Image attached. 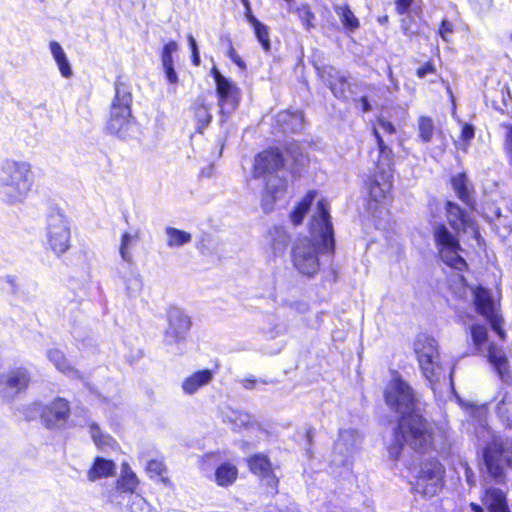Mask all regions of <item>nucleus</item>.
I'll return each mask as SVG.
<instances>
[{"mask_svg":"<svg viewBox=\"0 0 512 512\" xmlns=\"http://www.w3.org/2000/svg\"><path fill=\"white\" fill-rule=\"evenodd\" d=\"M228 57L239 67H244L243 61L241 60L240 56L231 45L228 50Z\"/></svg>","mask_w":512,"mask_h":512,"instance_id":"obj_59","label":"nucleus"},{"mask_svg":"<svg viewBox=\"0 0 512 512\" xmlns=\"http://www.w3.org/2000/svg\"><path fill=\"white\" fill-rule=\"evenodd\" d=\"M434 238L438 253L442 261L458 270L462 271L467 264L461 255L463 249L459 245L458 239L444 225H438L434 229Z\"/></svg>","mask_w":512,"mask_h":512,"instance_id":"obj_11","label":"nucleus"},{"mask_svg":"<svg viewBox=\"0 0 512 512\" xmlns=\"http://www.w3.org/2000/svg\"><path fill=\"white\" fill-rule=\"evenodd\" d=\"M414 350L420 369L432 388L441 379H446L445 371L440 363L437 342L434 338L425 334L419 335L415 341Z\"/></svg>","mask_w":512,"mask_h":512,"instance_id":"obj_8","label":"nucleus"},{"mask_svg":"<svg viewBox=\"0 0 512 512\" xmlns=\"http://www.w3.org/2000/svg\"><path fill=\"white\" fill-rule=\"evenodd\" d=\"M388 78H389V80L391 82L393 90L394 91H398L399 90V84H398V81L394 78L392 69L390 67L388 68Z\"/></svg>","mask_w":512,"mask_h":512,"instance_id":"obj_63","label":"nucleus"},{"mask_svg":"<svg viewBox=\"0 0 512 512\" xmlns=\"http://www.w3.org/2000/svg\"><path fill=\"white\" fill-rule=\"evenodd\" d=\"M238 476V469L231 463L221 464L215 471L214 479L217 485L228 487L232 485Z\"/></svg>","mask_w":512,"mask_h":512,"instance_id":"obj_33","label":"nucleus"},{"mask_svg":"<svg viewBox=\"0 0 512 512\" xmlns=\"http://www.w3.org/2000/svg\"><path fill=\"white\" fill-rule=\"evenodd\" d=\"M253 29L258 41L261 43L264 50L268 51L270 49V42L267 26L260 22L259 24L255 25Z\"/></svg>","mask_w":512,"mask_h":512,"instance_id":"obj_46","label":"nucleus"},{"mask_svg":"<svg viewBox=\"0 0 512 512\" xmlns=\"http://www.w3.org/2000/svg\"><path fill=\"white\" fill-rule=\"evenodd\" d=\"M30 382V372L25 367H15L0 374V395L7 400L13 399L25 390Z\"/></svg>","mask_w":512,"mask_h":512,"instance_id":"obj_16","label":"nucleus"},{"mask_svg":"<svg viewBox=\"0 0 512 512\" xmlns=\"http://www.w3.org/2000/svg\"><path fill=\"white\" fill-rule=\"evenodd\" d=\"M482 502L489 512H510L507 506L506 496L500 489H487L482 498Z\"/></svg>","mask_w":512,"mask_h":512,"instance_id":"obj_27","label":"nucleus"},{"mask_svg":"<svg viewBox=\"0 0 512 512\" xmlns=\"http://www.w3.org/2000/svg\"><path fill=\"white\" fill-rule=\"evenodd\" d=\"M131 512H150V506L140 495H132L130 500Z\"/></svg>","mask_w":512,"mask_h":512,"instance_id":"obj_47","label":"nucleus"},{"mask_svg":"<svg viewBox=\"0 0 512 512\" xmlns=\"http://www.w3.org/2000/svg\"><path fill=\"white\" fill-rule=\"evenodd\" d=\"M412 18L410 16H407L406 18L402 19V30L405 35L411 36L418 33V29L415 25L412 23Z\"/></svg>","mask_w":512,"mask_h":512,"instance_id":"obj_50","label":"nucleus"},{"mask_svg":"<svg viewBox=\"0 0 512 512\" xmlns=\"http://www.w3.org/2000/svg\"><path fill=\"white\" fill-rule=\"evenodd\" d=\"M169 325L165 331V341L168 344H177L185 338L190 329V318L179 308H171L168 311Z\"/></svg>","mask_w":512,"mask_h":512,"instance_id":"obj_17","label":"nucleus"},{"mask_svg":"<svg viewBox=\"0 0 512 512\" xmlns=\"http://www.w3.org/2000/svg\"><path fill=\"white\" fill-rule=\"evenodd\" d=\"M385 401L402 416L415 410L416 399L413 390L398 374L393 375L386 387Z\"/></svg>","mask_w":512,"mask_h":512,"instance_id":"obj_13","label":"nucleus"},{"mask_svg":"<svg viewBox=\"0 0 512 512\" xmlns=\"http://www.w3.org/2000/svg\"><path fill=\"white\" fill-rule=\"evenodd\" d=\"M289 242V235L281 226H274L268 231L267 245L274 257L282 256Z\"/></svg>","mask_w":512,"mask_h":512,"instance_id":"obj_25","label":"nucleus"},{"mask_svg":"<svg viewBox=\"0 0 512 512\" xmlns=\"http://www.w3.org/2000/svg\"><path fill=\"white\" fill-rule=\"evenodd\" d=\"M398 434L413 450L427 452L434 446L433 426L428 423L416 410L403 415L398 425Z\"/></svg>","mask_w":512,"mask_h":512,"instance_id":"obj_7","label":"nucleus"},{"mask_svg":"<svg viewBox=\"0 0 512 512\" xmlns=\"http://www.w3.org/2000/svg\"><path fill=\"white\" fill-rule=\"evenodd\" d=\"M132 94L123 82H116L115 97L111 105L110 117L106 125L108 133L120 139L136 137L138 128L131 113Z\"/></svg>","mask_w":512,"mask_h":512,"instance_id":"obj_6","label":"nucleus"},{"mask_svg":"<svg viewBox=\"0 0 512 512\" xmlns=\"http://www.w3.org/2000/svg\"><path fill=\"white\" fill-rule=\"evenodd\" d=\"M70 228L66 217L59 212L51 213L47 218L46 241L52 252L60 256L70 247Z\"/></svg>","mask_w":512,"mask_h":512,"instance_id":"obj_14","label":"nucleus"},{"mask_svg":"<svg viewBox=\"0 0 512 512\" xmlns=\"http://www.w3.org/2000/svg\"><path fill=\"white\" fill-rule=\"evenodd\" d=\"M139 484L136 474L132 471L128 463H122L121 475L117 480V487L124 492L133 493Z\"/></svg>","mask_w":512,"mask_h":512,"instance_id":"obj_34","label":"nucleus"},{"mask_svg":"<svg viewBox=\"0 0 512 512\" xmlns=\"http://www.w3.org/2000/svg\"><path fill=\"white\" fill-rule=\"evenodd\" d=\"M116 464L112 460L96 457L87 472V478L91 482L109 478L115 475Z\"/></svg>","mask_w":512,"mask_h":512,"instance_id":"obj_26","label":"nucleus"},{"mask_svg":"<svg viewBox=\"0 0 512 512\" xmlns=\"http://www.w3.org/2000/svg\"><path fill=\"white\" fill-rule=\"evenodd\" d=\"M46 356L60 373L71 379H82L81 372L69 362L61 350L50 348L47 350Z\"/></svg>","mask_w":512,"mask_h":512,"instance_id":"obj_23","label":"nucleus"},{"mask_svg":"<svg viewBox=\"0 0 512 512\" xmlns=\"http://www.w3.org/2000/svg\"><path fill=\"white\" fill-rule=\"evenodd\" d=\"M32 409L39 415L41 423L49 429L63 428L71 413L70 403L63 397H56L48 403L35 402Z\"/></svg>","mask_w":512,"mask_h":512,"instance_id":"obj_12","label":"nucleus"},{"mask_svg":"<svg viewBox=\"0 0 512 512\" xmlns=\"http://www.w3.org/2000/svg\"><path fill=\"white\" fill-rule=\"evenodd\" d=\"M397 12L401 15L406 14L412 3V0H395Z\"/></svg>","mask_w":512,"mask_h":512,"instance_id":"obj_57","label":"nucleus"},{"mask_svg":"<svg viewBox=\"0 0 512 512\" xmlns=\"http://www.w3.org/2000/svg\"><path fill=\"white\" fill-rule=\"evenodd\" d=\"M178 49V45L174 41H170L163 47L162 51V65L164 64H173L172 54L176 52Z\"/></svg>","mask_w":512,"mask_h":512,"instance_id":"obj_49","label":"nucleus"},{"mask_svg":"<svg viewBox=\"0 0 512 512\" xmlns=\"http://www.w3.org/2000/svg\"><path fill=\"white\" fill-rule=\"evenodd\" d=\"M505 150L512 164V126L508 128L505 139Z\"/></svg>","mask_w":512,"mask_h":512,"instance_id":"obj_56","label":"nucleus"},{"mask_svg":"<svg viewBox=\"0 0 512 512\" xmlns=\"http://www.w3.org/2000/svg\"><path fill=\"white\" fill-rule=\"evenodd\" d=\"M49 48L61 76L66 79L71 78L73 76V70L62 46L57 41H51Z\"/></svg>","mask_w":512,"mask_h":512,"instance_id":"obj_28","label":"nucleus"},{"mask_svg":"<svg viewBox=\"0 0 512 512\" xmlns=\"http://www.w3.org/2000/svg\"><path fill=\"white\" fill-rule=\"evenodd\" d=\"M392 177L393 175L389 170L375 171L374 176L367 183L371 200L376 203H383L388 199L392 190Z\"/></svg>","mask_w":512,"mask_h":512,"instance_id":"obj_18","label":"nucleus"},{"mask_svg":"<svg viewBox=\"0 0 512 512\" xmlns=\"http://www.w3.org/2000/svg\"><path fill=\"white\" fill-rule=\"evenodd\" d=\"M336 14L340 17L344 27L350 31H354L359 27V20L348 6H338L335 9Z\"/></svg>","mask_w":512,"mask_h":512,"instance_id":"obj_41","label":"nucleus"},{"mask_svg":"<svg viewBox=\"0 0 512 512\" xmlns=\"http://www.w3.org/2000/svg\"><path fill=\"white\" fill-rule=\"evenodd\" d=\"M446 213L449 224L455 230H463L464 232H471L478 240L479 232L475 223L468 215L455 203L448 201L446 203Z\"/></svg>","mask_w":512,"mask_h":512,"instance_id":"obj_20","label":"nucleus"},{"mask_svg":"<svg viewBox=\"0 0 512 512\" xmlns=\"http://www.w3.org/2000/svg\"><path fill=\"white\" fill-rule=\"evenodd\" d=\"M249 468L252 473L258 475L263 483L270 487L274 493L277 492L278 478L274 474L268 457L264 454H255L248 459Z\"/></svg>","mask_w":512,"mask_h":512,"instance_id":"obj_19","label":"nucleus"},{"mask_svg":"<svg viewBox=\"0 0 512 512\" xmlns=\"http://www.w3.org/2000/svg\"><path fill=\"white\" fill-rule=\"evenodd\" d=\"M493 225L499 231V234L505 236L511 230L512 217L502 216L499 209L495 211V218L493 219Z\"/></svg>","mask_w":512,"mask_h":512,"instance_id":"obj_45","label":"nucleus"},{"mask_svg":"<svg viewBox=\"0 0 512 512\" xmlns=\"http://www.w3.org/2000/svg\"><path fill=\"white\" fill-rule=\"evenodd\" d=\"M33 166L26 160L0 161V199L7 205L23 204L31 194L35 179Z\"/></svg>","mask_w":512,"mask_h":512,"instance_id":"obj_2","label":"nucleus"},{"mask_svg":"<svg viewBox=\"0 0 512 512\" xmlns=\"http://www.w3.org/2000/svg\"><path fill=\"white\" fill-rule=\"evenodd\" d=\"M139 232L138 231H134L133 233L131 232H124L122 233L121 235V238H120V245H119V254H120V257L121 259L128 263V264H132L134 262V257H133V249L137 246L138 242H139Z\"/></svg>","mask_w":512,"mask_h":512,"instance_id":"obj_29","label":"nucleus"},{"mask_svg":"<svg viewBox=\"0 0 512 512\" xmlns=\"http://www.w3.org/2000/svg\"><path fill=\"white\" fill-rule=\"evenodd\" d=\"M88 428L90 436L98 449L108 451L117 447L116 440L108 433L103 432L97 423L90 422Z\"/></svg>","mask_w":512,"mask_h":512,"instance_id":"obj_30","label":"nucleus"},{"mask_svg":"<svg viewBox=\"0 0 512 512\" xmlns=\"http://www.w3.org/2000/svg\"><path fill=\"white\" fill-rule=\"evenodd\" d=\"M286 118L290 119V124H287V129L290 132H296L303 127V114L300 111L289 112L283 111L277 115L278 123H286Z\"/></svg>","mask_w":512,"mask_h":512,"instance_id":"obj_40","label":"nucleus"},{"mask_svg":"<svg viewBox=\"0 0 512 512\" xmlns=\"http://www.w3.org/2000/svg\"><path fill=\"white\" fill-rule=\"evenodd\" d=\"M245 6H246V18L248 22L254 27L255 25L259 24L260 21H258L252 14L249 3L247 0H243Z\"/></svg>","mask_w":512,"mask_h":512,"instance_id":"obj_60","label":"nucleus"},{"mask_svg":"<svg viewBox=\"0 0 512 512\" xmlns=\"http://www.w3.org/2000/svg\"><path fill=\"white\" fill-rule=\"evenodd\" d=\"M162 66H163V69L166 74V78H167L168 82L171 84H176L178 81V76L174 70L173 64H164Z\"/></svg>","mask_w":512,"mask_h":512,"instance_id":"obj_52","label":"nucleus"},{"mask_svg":"<svg viewBox=\"0 0 512 512\" xmlns=\"http://www.w3.org/2000/svg\"><path fill=\"white\" fill-rule=\"evenodd\" d=\"M214 374L210 369H203L192 373L187 376L181 384L184 394L194 395L201 388L207 386L212 382Z\"/></svg>","mask_w":512,"mask_h":512,"instance_id":"obj_24","label":"nucleus"},{"mask_svg":"<svg viewBox=\"0 0 512 512\" xmlns=\"http://www.w3.org/2000/svg\"><path fill=\"white\" fill-rule=\"evenodd\" d=\"M146 471L151 478L159 477L164 484L168 485L170 483L169 479L164 475L166 469L162 461L150 460L146 465Z\"/></svg>","mask_w":512,"mask_h":512,"instance_id":"obj_44","label":"nucleus"},{"mask_svg":"<svg viewBox=\"0 0 512 512\" xmlns=\"http://www.w3.org/2000/svg\"><path fill=\"white\" fill-rule=\"evenodd\" d=\"M315 194L316 193L314 191H309L301 200V202L291 212L290 220L293 223V225L297 226L302 223L305 215L307 214L310 206L313 203Z\"/></svg>","mask_w":512,"mask_h":512,"instance_id":"obj_36","label":"nucleus"},{"mask_svg":"<svg viewBox=\"0 0 512 512\" xmlns=\"http://www.w3.org/2000/svg\"><path fill=\"white\" fill-rule=\"evenodd\" d=\"M496 413L508 427H512V392H505L496 404Z\"/></svg>","mask_w":512,"mask_h":512,"instance_id":"obj_35","label":"nucleus"},{"mask_svg":"<svg viewBox=\"0 0 512 512\" xmlns=\"http://www.w3.org/2000/svg\"><path fill=\"white\" fill-rule=\"evenodd\" d=\"M435 72H436L435 66L430 62H426L423 66H421L417 70L416 74L419 78H425L429 74H435Z\"/></svg>","mask_w":512,"mask_h":512,"instance_id":"obj_53","label":"nucleus"},{"mask_svg":"<svg viewBox=\"0 0 512 512\" xmlns=\"http://www.w3.org/2000/svg\"><path fill=\"white\" fill-rule=\"evenodd\" d=\"M310 237H299L292 245L293 267L302 275L313 277L320 270V255L334 250V231L327 203L317 202L309 222Z\"/></svg>","mask_w":512,"mask_h":512,"instance_id":"obj_1","label":"nucleus"},{"mask_svg":"<svg viewBox=\"0 0 512 512\" xmlns=\"http://www.w3.org/2000/svg\"><path fill=\"white\" fill-rule=\"evenodd\" d=\"M401 444L400 442L397 440V443L394 444V445H391L389 447V454L392 458L394 459H398L399 455H400V451H401Z\"/></svg>","mask_w":512,"mask_h":512,"instance_id":"obj_61","label":"nucleus"},{"mask_svg":"<svg viewBox=\"0 0 512 512\" xmlns=\"http://www.w3.org/2000/svg\"><path fill=\"white\" fill-rule=\"evenodd\" d=\"M241 383L246 389H256L259 384H268V381L257 380L255 378H244Z\"/></svg>","mask_w":512,"mask_h":512,"instance_id":"obj_54","label":"nucleus"},{"mask_svg":"<svg viewBox=\"0 0 512 512\" xmlns=\"http://www.w3.org/2000/svg\"><path fill=\"white\" fill-rule=\"evenodd\" d=\"M284 166V159L277 149H269L259 153L254 160L253 178H262L265 182V192L262 195V207L268 212L274 202L286 190V180L279 175Z\"/></svg>","mask_w":512,"mask_h":512,"instance_id":"obj_3","label":"nucleus"},{"mask_svg":"<svg viewBox=\"0 0 512 512\" xmlns=\"http://www.w3.org/2000/svg\"><path fill=\"white\" fill-rule=\"evenodd\" d=\"M360 102H361V108H362L363 112H368L371 110V106H370V103H369L367 97H365V96L361 97Z\"/></svg>","mask_w":512,"mask_h":512,"instance_id":"obj_64","label":"nucleus"},{"mask_svg":"<svg viewBox=\"0 0 512 512\" xmlns=\"http://www.w3.org/2000/svg\"><path fill=\"white\" fill-rule=\"evenodd\" d=\"M461 142L458 144L459 149L467 151L468 143L474 138V128L472 125L465 124L461 131Z\"/></svg>","mask_w":512,"mask_h":512,"instance_id":"obj_48","label":"nucleus"},{"mask_svg":"<svg viewBox=\"0 0 512 512\" xmlns=\"http://www.w3.org/2000/svg\"><path fill=\"white\" fill-rule=\"evenodd\" d=\"M475 434L487 444L483 450V463L487 473L496 481L504 479L505 467L512 462V442L492 433L485 421H479Z\"/></svg>","mask_w":512,"mask_h":512,"instance_id":"obj_5","label":"nucleus"},{"mask_svg":"<svg viewBox=\"0 0 512 512\" xmlns=\"http://www.w3.org/2000/svg\"><path fill=\"white\" fill-rule=\"evenodd\" d=\"M295 13H297V15H298V17H299L303 27L307 31H309L312 28H314L315 15L311 11L309 5H307V4L300 5L299 7H297L295 9Z\"/></svg>","mask_w":512,"mask_h":512,"instance_id":"obj_43","label":"nucleus"},{"mask_svg":"<svg viewBox=\"0 0 512 512\" xmlns=\"http://www.w3.org/2000/svg\"><path fill=\"white\" fill-rule=\"evenodd\" d=\"M296 150H298V146L297 145H293V146H291L289 148L288 153L291 154V157L294 159L296 164L303 165L305 157H304V155L302 153L297 154Z\"/></svg>","mask_w":512,"mask_h":512,"instance_id":"obj_58","label":"nucleus"},{"mask_svg":"<svg viewBox=\"0 0 512 512\" xmlns=\"http://www.w3.org/2000/svg\"><path fill=\"white\" fill-rule=\"evenodd\" d=\"M374 129H377L378 131L382 130L383 133L388 135H393L395 133L394 125L390 121H387L382 118L378 120V126L375 127Z\"/></svg>","mask_w":512,"mask_h":512,"instance_id":"obj_51","label":"nucleus"},{"mask_svg":"<svg viewBox=\"0 0 512 512\" xmlns=\"http://www.w3.org/2000/svg\"><path fill=\"white\" fill-rule=\"evenodd\" d=\"M418 136L422 143H429L432 141L436 130L434 122L430 117L421 116L418 119Z\"/></svg>","mask_w":512,"mask_h":512,"instance_id":"obj_39","label":"nucleus"},{"mask_svg":"<svg viewBox=\"0 0 512 512\" xmlns=\"http://www.w3.org/2000/svg\"><path fill=\"white\" fill-rule=\"evenodd\" d=\"M373 133L377 140V145L379 149V159L376 163V172H382L383 169L389 170L392 174V163H393V152L390 147H388L384 140L382 139V136L380 135V132H378L377 129H373Z\"/></svg>","mask_w":512,"mask_h":512,"instance_id":"obj_31","label":"nucleus"},{"mask_svg":"<svg viewBox=\"0 0 512 512\" xmlns=\"http://www.w3.org/2000/svg\"><path fill=\"white\" fill-rule=\"evenodd\" d=\"M471 335L478 352L486 355L489 363L496 370L500 379L507 382L510 379L509 365L502 347L487 340V330L482 325H473L471 327Z\"/></svg>","mask_w":512,"mask_h":512,"instance_id":"obj_9","label":"nucleus"},{"mask_svg":"<svg viewBox=\"0 0 512 512\" xmlns=\"http://www.w3.org/2000/svg\"><path fill=\"white\" fill-rule=\"evenodd\" d=\"M319 75L326 82L337 98H346L349 84L346 76L332 66H324L318 69Z\"/></svg>","mask_w":512,"mask_h":512,"instance_id":"obj_21","label":"nucleus"},{"mask_svg":"<svg viewBox=\"0 0 512 512\" xmlns=\"http://www.w3.org/2000/svg\"><path fill=\"white\" fill-rule=\"evenodd\" d=\"M453 31V25L452 23L443 20L441 23V26L439 28V35L444 41H447V35L452 33Z\"/></svg>","mask_w":512,"mask_h":512,"instance_id":"obj_55","label":"nucleus"},{"mask_svg":"<svg viewBox=\"0 0 512 512\" xmlns=\"http://www.w3.org/2000/svg\"><path fill=\"white\" fill-rule=\"evenodd\" d=\"M195 118L197 120V132L202 133L203 130L210 124L212 115L209 109L203 103H197L194 107Z\"/></svg>","mask_w":512,"mask_h":512,"instance_id":"obj_42","label":"nucleus"},{"mask_svg":"<svg viewBox=\"0 0 512 512\" xmlns=\"http://www.w3.org/2000/svg\"><path fill=\"white\" fill-rule=\"evenodd\" d=\"M464 468H465V476H466L467 483L471 486L474 485L475 480H474L473 471L466 464L464 465Z\"/></svg>","mask_w":512,"mask_h":512,"instance_id":"obj_62","label":"nucleus"},{"mask_svg":"<svg viewBox=\"0 0 512 512\" xmlns=\"http://www.w3.org/2000/svg\"><path fill=\"white\" fill-rule=\"evenodd\" d=\"M211 74L216 83L218 105L223 115L232 113L239 103V91L235 84L223 76L217 67L211 69Z\"/></svg>","mask_w":512,"mask_h":512,"instance_id":"obj_15","label":"nucleus"},{"mask_svg":"<svg viewBox=\"0 0 512 512\" xmlns=\"http://www.w3.org/2000/svg\"><path fill=\"white\" fill-rule=\"evenodd\" d=\"M360 439V435L354 429L341 430L336 449L342 451L345 448L347 452H350L358 446Z\"/></svg>","mask_w":512,"mask_h":512,"instance_id":"obj_38","label":"nucleus"},{"mask_svg":"<svg viewBox=\"0 0 512 512\" xmlns=\"http://www.w3.org/2000/svg\"><path fill=\"white\" fill-rule=\"evenodd\" d=\"M452 187L456 192L459 199H461L467 205L473 204L472 199V185L467 179L465 174H458L454 176L451 180Z\"/></svg>","mask_w":512,"mask_h":512,"instance_id":"obj_32","label":"nucleus"},{"mask_svg":"<svg viewBox=\"0 0 512 512\" xmlns=\"http://www.w3.org/2000/svg\"><path fill=\"white\" fill-rule=\"evenodd\" d=\"M166 243L170 248L181 247L192 240L190 233L173 227L165 229Z\"/></svg>","mask_w":512,"mask_h":512,"instance_id":"obj_37","label":"nucleus"},{"mask_svg":"<svg viewBox=\"0 0 512 512\" xmlns=\"http://www.w3.org/2000/svg\"><path fill=\"white\" fill-rule=\"evenodd\" d=\"M444 468L436 459L423 462L420 465L412 489L424 497H433L443 486Z\"/></svg>","mask_w":512,"mask_h":512,"instance_id":"obj_10","label":"nucleus"},{"mask_svg":"<svg viewBox=\"0 0 512 512\" xmlns=\"http://www.w3.org/2000/svg\"><path fill=\"white\" fill-rule=\"evenodd\" d=\"M452 294L459 300L473 301L476 310L491 324L492 329L504 340L502 317L498 313L497 303L491 293L483 287H470L461 274H453L449 284Z\"/></svg>","mask_w":512,"mask_h":512,"instance_id":"obj_4","label":"nucleus"},{"mask_svg":"<svg viewBox=\"0 0 512 512\" xmlns=\"http://www.w3.org/2000/svg\"><path fill=\"white\" fill-rule=\"evenodd\" d=\"M119 279L124 289V293L129 298H138L143 290V277L140 272L133 267L120 273Z\"/></svg>","mask_w":512,"mask_h":512,"instance_id":"obj_22","label":"nucleus"}]
</instances>
